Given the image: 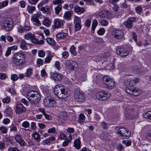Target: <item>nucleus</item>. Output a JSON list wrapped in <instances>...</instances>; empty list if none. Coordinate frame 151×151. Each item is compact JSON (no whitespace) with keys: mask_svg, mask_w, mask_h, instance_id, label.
Wrapping results in <instances>:
<instances>
[{"mask_svg":"<svg viewBox=\"0 0 151 151\" xmlns=\"http://www.w3.org/2000/svg\"><path fill=\"white\" fill-rule=\"evenodd\" d=\"M26 97L30 103L33 104L38 103L41 100V95L37 91L30 90L27 93Z\"/></svg>","mask_w":151,"mask_h":151,"instance_id":"nucleus-1","label":"nucleus"},{"mask_svg":"<svg viewBox=\"0 0 151 151\" xmlns=\"http://www.w3.org/2000/svg\"><path fill=\"white\" fill-rule=\"evenodd\" d=\"M25 55L22 52L14 54L12 57V62L17 65H22L24 63Z\"/></svg>","mask_w":151,"mask_h":151,"instance_id":"nucleus-4","label":"nucleus"},{"mask_svg":"<svg viewBox=\"0 0 151 151\" xmlns=\"http://www.w3.org/2000/svg\"><path fill=\"white\" fill-rule=\"evenodd\" d=\"M32 136L34 137L35 139L36 140V141L39 142L40 141V137L38 132H36L33 134H32Z\"/></svg>","mask_w":151,"mask_h":151,"instance_id":"nucleus-34","label":"nucleus"},{"mask_svg":"<svg viewBox=\"0 0 151 151\" xmlns=\"http://www.w3.org/2000/svg\"><path fill=\"white\" fill-rule=\"evenodd\" d=\"M13 111L12 109L9 107H7L5 110L6 115L7 116H9L12 113Z\"/></svg>","mask_w":151,"mask_h":151,"instance_id":"nucleus-35","label":"nucleus"},{"mask_svg":"<svg viewBox=\"0 0 151 151\" xmlns=\"http://www.w3.org/2000/svg\"><path fill=\"white\" fill-rule=\"evenodd\" d=\"M46 40L47 43L51 45L54 46L55 45V42L53 39L50 37L47 38Z\"/></svg>","mask_w":151,"mask_h":151,"instance_id":"nucleus-37","label":"nucleus"},{"mask_svg":"<svg viewBox=\"0 0 151 151\" xmlns=\"http://www.w3.org/2000/svg\"><path fill=\"white\" fill-rule=\"evenodd\" d=\"M42 92L45 96H49L50 95V91L49 89L47 87H44L42 89Z\"/></svg>","mask_w":151,"mask_h":151,"instance_id":"nucleus-39","label":"nucleus"},{"mask_svg":"<svg viewBox=\"0 0 151 151\" xmlns=\"http://www.w3.org/2000/svg\"><path fill=\"white\" fill-rule=\"evenodd\" d=\"M43 4L39 3L37 4V7L38 9L41 11L43 13L49 14H51V11L50 9L48 7H45L43 6Z\"/></svg>","mask_w":151,"mask_h":151,"instance_id":"nucleus-18","label":"nucleus"},{"mask_svg":"<svg viewBox=\"0 0 151 151\" xmlns=\"http://www.w3.org/2000/svg\"><path fill=\"white\" fill-rule=\"evenodd\" d=\"M11 79L13 81L17 80L18 79V76L16 74H13L11 76Z\"/></svg>","mask_w":151,"mask_h":151,"instance_id":"nucleus-63","label":"nucleus"},{"mask_svg":"<svg viewBox=\"0 0 151 151\" xmlns=\"http://www.w3.org/2000/svg\"><path fill=\"white\" fill-rule=\"evenodd\" d=\"M115 129L117 134L123 138H127L131 135L130 132L124 127H117Z\"/></svg>","mask_w":151,"mask_h":151,"instance_id":"nucleus-5","label":"nucleus"},{"mask_svg":"<svg viewBox=\"0 0 151 151\" xmlns=\"http://www.w3.org/2000/svg\"><path fill=\"white\" fill-rule=\"evenodd\" d=\"M99 16L101 18H106L108 19H111L112 14L111 12L107 11H102L99 13Z\"/></svg>","mask_w":151,"mask_h":151,"instance_id":"nucleus-13","label":"nucleus"},{"mask_svg":"<svg viewBox=\"0 0 151 151\" xmlns=\"http://www.w3.org/2000/svg\"><path fill=\"white\" fill-rule=\"evenodd\" d=\"M68 35L66 33L63 32L60 33L56 35V37L58 39H65L68 36Z\"/></svg>","mask_w":151,"mask_h":151,"instance_id":"nucleus-27","label":"nucleus"},{"mask_svg":"<svg viewBox=\"0 0 151 151\" xmlns=\"http://www.w3.org/2000/svg\"><path fill=\"white\" fill-rule=\"evenodd\" d=\"M75 29L76 31H79L81 28V24H75Z\"/></svg>","mask_w":151,"mask_h":151,"instance_id":"nucleus-54","label":"nucleus"},{"mask_svg":"<svg viewBox=\"0 0 151 151\" xmlns=\"http://www.w3.org/2000/svg\"><path fill=\"white\" fill-rule=\"evenodd\" d=\"M110 93L106 91H101L98 93L96 97L98 99L102 101H106L110 96Z\"/></svg>","mask_w":151,"mask_h":151,"instance_id":"nucleus-8","label":"nucleus"},{"mask_svg":"<svg viewBox=\"0 0 151 151\" xmlns=\"http://www.w3.org/2000/svg\"><path fill=\"white\" fill-rule=\"evenodd\" d=\"M25 108L22 104H18L16 105L15 111L16 114H19L25 112Z\"/></svg>","mask_w":151,"mask_h":151,"instance_id":"nucleus-19","label":"nucleus"},{"mask_svg":"<svg viewBox=\"0 0 151 151\" xmlns=\"http://www.w3.org/2000/svg\"><path fill=\"white\" fill-rule=\"evenodd\" d=\"M65 67L69 70H73L77 65V63L72 60H66L65 62Z\"/></svg>","mask_w":151,"mask_h":151,"instance_id":"nucleus-11","label":"nucleus"},{"mask_svg":"<svg viewBox=\"0 0 151 151\" xmlns=\"http://www.w3.org/2000/svg\"><path fill=\"white\" fill-rule=\"evenodd\" d=\"M8 1L0 2V9H1L6 6L8 4Z\"/></svg>","mask_w":151,"mask_h":151,"instance_id":"nucleus-42","label":"nucleus"},{"mask_svg":"<svg viewBox=\"0 0 151 151\" xmlns=\"http://www.w3.org/2000/svg\"><path fill=\"white\" fill-rule=\"evenodd\" d=\"M126 89V91L127 93L130 94H132L135 96H138L141 93L140 89L137 88H133V87H128Z\"/></svg>","mask_w":151,"mask_h":151,"instance_id":"nucleus-12","label":"nucleus"},{"mask_svg":"<svg viewBox=\"0 0 151 151\" xmlns=\"http://www.w3.org/2000/svg\"><path fill=\"white\" fill-rule=\"evenodd\" d=\"M100 117L99 116L96 114H95L94 116V122H97L99 121L100 119Z\"/></svg>","mask_w":151,"mask_h":151,"instance_id":"nucleus-50","label":"nucleus"},{"mask_svg":"<svg viewBox=\"0 0 151 151\" xmlns=\"http://www.w3.org/2000/svg\"><path fill=\"white\" fill-rule=\"evenodd\" d=\"M98 24V22L96 19H94L93 20L92 25L91 32L92 33L94 32L95 28L97 26Z\"/></svg>","mask_w":151,"mask_h":151,"instance_id":"nucleus-29","label":"nucleus"},{"mask_svg":"<svg viewBox=\"0 0 151 151\" xmlns=\"http://www.w3.org/2000/svg\"><path fill=\"white\" fill-rule=\"evenodd\" d=\"M74 97L76 101L79 103L82 102L85 100L84 94L81 91L78 89L75 90Z\"/></svg>","mask_w":151,"mask_h":151,"instance_id":"nucleus-7","label":"nucleus"},{"mask_svg":"<svg viewBox=\"0 0 151 151\" xmlns=\"http://www.w3.org/2000/svg\"><path fill=\"white\" fill-rule=\"evenodd\" d=\"M5 144L4 142L0 141V150H3L5 148Z\"/></svg>","mask_w":151,"mask_h":151,"instance_id":"nucleus-62","label":"nucleus"},{"mask_svg":"<svg viewBox=\"0 0 151 151\" xmlns=\"http://www.w3.org/2000/svg\"><path fill=\"white\" fill-rule=\"evenodd\" d=\"M32 69L29 68H27L25 73V76L26 77H29L31 76L32 74Z\"/></svg>","mask_w":151,"mask_h":151,"instance_id":"nucleus-28","label":"nucleus"},{"mask_svg":"<svg viewBox=\"0 0 151 151\" xmlns=\"http://www.w3.org/2000/svg\"><path fill=\"white\" fill-rule=\"evenodd\" d=\"M112 34L115 38L118 39H121L123 36L122 31L117 29H114L112 31Z\"/></svg>","mask_w":151,"mask_h":151,"instance_id":"nucleus-16","label":"nucleus"},{"mask_svg":"<svg viewBox=\"0 0 151 151\" xmlns=\"http://www.w3.org/2000/svg\"><path fill=\"white\" fill-rule=\"evenodd\" d=\"M103 81V83L106 85V87L107 89H112L115 87L116 85L115 81L106 76H104Z\"/></svg>","mask_w":151,"mask_h":151,"instance_id":"nucleus-6","label":"nucleus"},{"mask_svg":"<svg viewBox=\"0 0 151 151\" xmlns=\"http://www.w3.org/2000/svg\"><path fill=\"white\" fill-rule=\"evenodd\" d=\"M70 52L71 54L74 56H76L77 55V53L76 51V48L73 45H72L70 47Z\"/></svg>","mask_w":151,"mask_h":151,"instance_id":"nucleus-41","label":"nucleus"},{"mask_svg":"<svg viewBox=\"0 0 151 151\" xmlns=\"http://www.w3.org/2000/svg\"><path fill=\"white\" fill-rule=\"evenodd\" d=\"M22 125L23 127L27 128L29 127V123L27 121H26L23 122L22 124Z\"/></svg>","mask_w":151,"mask_h":151,"instance_id":"nucleus-53","label":"nucleus"},{"mask_svg":"<svg viewBox=\"0 0 151 151\" xmlns=\"http://www.w3.org/2000/svg\"><path fill=\"white\" fill-rule=\"evenodd\" d=\"M10 98L8 96L6 98H4L2 100V101L3 103H8L10 101Z\"/></svg>","mask_w":151,"mask_h":151,"instance_id":"nucleus-51","label":"nucleus"},{"mask_svg":"<svg viewBox=\"0 0 151 151\" xmlns=\"http://www.w3.org/2000/svg\"><path fill=\"white\" fill-rule=\"evenodd\" d=\"M52 27L55 28H63L65 21L63 20L56 19L54 20Z\"/></svg>","mask_w":151,"mask_h":151,"instance_id":"nucleus-14","label":"nucleus"},{"mask_svg":"<svg viewBox=\"0 0 151 151\" xmlns=\"http://www.w3.org/2000/svg\"><path fill=\"white\" fill-rule=\"evenodd\" d=\"M34 35L30 32H28L24 35V37L25 39L27 40L31 39L33 38Z\"/></svg>","mask_w":151,"mask_h":151,"instance_id":"nucleus-36","label":"nucleus"},{"mask_svg":"<svg viewBox=\"0 0 151 151\" xmlns=\"http://www.w3.org/2000/svg\"><path fill=\"white\" fill-rule=\"evenodd\" d=\"M63 77L62 75L57 73H54L53 75L54 79L58 81L61 80L62 79Z\"/></svg>","mask_w":151,"mask_h":151,"instance_id":"nucleus-22","label":"nucleus"},{"mask_svg":"<svg viewBox=\"0 0 151 151\" xmlns=\"http://www.w3.org/2000/svg\"><path fill=\"white\" fill-rule=\"evenodd\" d=\"M0 26L2 29L6 32H9L12 29L14 24L12 19L8 18L0 22Z\"/></svg>","mask_w":151,"mask_h":151,"instance_id":"nucleus-3","label":"nucleus"},{"mask_svg":"<svg viewBox=\"0 0 151 151\" xmlns=\"http://www.w3.org/2000/svg\"><path fill=\"white\" fill-rule=\"evenodd\" d=\"M55 67L58 70H60L61 69L60 66V63L58 61H56L55 63Z\"/></svg>","mask_w":151,"mask_h":151,"instance_id":"nucleus-58","label":"nucleus"},{"mask_svg":"<svg viewBox=\"0 0 151 151\" xmlns=\"http://www.w3.org/2000/svg\"><path fill=\"white\" fill-rule=\"evenodd\" d=\"M51 22V20L47 17H44L42 22V24L47 27L50 26Z\"/></svg>","mask_w":151,"mask_h":151,"instance_id":"nucleus-21","label":"nucleus"},{"mask_svg":"<svg viewBox=\"0 0 151 151\" xmlns=\"http://www.w3.org/2000/svg\"><path fill=\"white\" fill-rule=\"evenodd\" d=\"M100 23L101 25L104 26H106L108 24V21L104 19L101 20V21Z\"/></svg>","mask_w":151,"mask_h":151,"instance_id":"nucleus-55","label":"nucleus"},{"mask_svg":"<svg viewBox=\"0 0 151 151\" xmlns=\"http://www.w3.org/2000/svg\"><path fill=\"white\" fill-rule=\"evenodd\" d=\"M17 31L18 32L22 34L24 32V27L21 25L19 26L17 28Z\"/></svg>","mask_w":151,"mask_h":151,"instance_id":"nucleus-46","label":"nucleus"},{"mask_svg":"<svg viewBox=\"0 0 151 151\" xmlns=\"http://www.w3.org/2000/svg\"><path fill=\"white\" fill-rule=\"evenodd\" d=\"M116 52L118 55L122 57L127 56L129 54L128 51H127L125 49L121 47H118L116 50Z\"/></svg>","mask_w":151,"mask_h":151,"instance_id":"nucleus-15","label":"nucleus"},{"mask_svg":"<svg viewBox=\"0 0 151 151\" xmlns=\"http://www.w3.org/2000/svg\"><path fill=\"white\" fill-rule=\"evenodd\" d=\"M9 151H19V150L17 147H10L8 148Z\"/></svg>","mask_w":151,"mask_h":151,"instance_id":"nucleus-59","label":"nucleus"},{"mask_svg":"<svg viewBox=\"0 0 151 151\" xmlns=\"http://www.w3.org/2000/svg\"><path fill=\"white\" fill-rule=\"evenodd\" d=\"M35 9V6L28 5L27 7V10L29 13H32Z\"/></svg>","mask_w":151,"mask_h":151,"instance_id":"nucleus-33","label":"nucleus"},{"mask_svg":"<svg viewBox=\"0 0 151 151\" xmlns=\"http://www.w3.org/2000/svg\"><path fill=\"white\" fill-rule=\"evenodd\" d=\"M149 44V41H148L146 40H143L140 42V44H139V45H148Z\"/></svg>","mask_w":151,"mask_h":151,"instance_id":"nucleus-57","label":"nucleus"},{"mask_svg":"<svg viewBox=\"0 0 151 151\" xmlns=\"http://www.w3.org/2000/svg\"><path fill=\"white\" fill-rule=\"evenodd\" d=\"M15 139L16 142L21 146L25 145V142L22 139V137L19 135H16L15 137Z\"/></svg>","mask_w":151,"mask_h":151,"instance_id":"nucleus-20","label":"nucleus"},{"mask_svg":"<svg viewBox=\"0 0 151 151\" xmlns=\"http://www.w3.org/2000/svg\"><path fill=\"white\" fill-rule=\"evenodd\" d=\"M41 76L43 77H45L47 76V74L46 73L45 70L43 69L41 71Z\"/></svg>","mask_w":151,"mask_h":151,"instance_id":"nucleus-60","label":"nucleus"},{"mask_svg":"<svg viewBox=\"0 0 151 151\" xmlns=\"http://www.w3.org/2000/svg\"><path fill=\"white\" fill-rule=\"evenodd\" d=\"M71 14L69 11H66L64 14L63 19L66 20H71Z\"/></svg>","mask_w":151,"mask_h":151,"instance_id":"nucleus-26","label":"nucleus"},{"mask_svg":"<svg viewBox=\"0 0 151 151\" xmlns=\"http://www.w3.org/2000/svg\"><path fill=\"white\" fill-rule=\"evenodd\" d=\"M52 3L53 5H60L63 3L64 1L63 0H53Z\"/></svg>","mask_w":151,"mask_h":151,"instance_id":"nucleus-43","label":"nucleus"},{"mask_svg":"<svg viewBox=\"0 0 151 151\" xmlns=\"http://www.w3.org/2000/svg\"><path fill=\"white\" fill-rule=\"evenodd\" d=\"M44 105L47 106L52 107L56 105L55 100L50 96H47L43 100Z\"/></svg>","mask_w":151,"mask_h":151,"instance_id":"nucleus-10","label":"nucleus"},{"mask_svg":"<svg viewBox=\"0 0 151 151\" xmlns=\"http://www.w3.org/2000/svg\"><path fill=\"white\" fill-rule=\"evenodd\" d=\"M39 0H28V2L30 4L35 5L39 1Z\"/></svg>","mask_w":151,"mask_h":151,"instance_id":"nucleus-52","label":"nucleus"},{"mask_svg":"<svg viewBox=\"0 0 151 151\" xmlns=\"http://www.w3.org/2000/svg\"><path fill=\"white\" fill-rule=\"evenodd\" d=\"M24 32L30 31L32 29V27L30 26L25 24L24 26Z\"/></svg>","mask_w":151,"mask_h":151,"instance_id":"nucleus-44","label":"nucleus"},{"mask_svg":"<svg viewBox=\"0 0 151 151\" xmlns=\"http://www.w3.org/2000/svg\"><path fill=\"white\" fill-rule=\"evenodd\" d=\"M42 16L41 13L40 12H38L32 15L31 20L33 23L34 25L38 26L40 25L41 23L39 20L38 18L41 17Z\"/></svg>","mask_w":151,"mask_h":151,"instance_id":"nucleus-9","label":"nucleus"},{"mask_svg":"<svg viewBox=\"0 0 151 151\" xmlns=\"http://www.w3.org/2000/svg\"><path fill=\"white\" fill-rule=\"evenodd\" d=\"M53 56L51 54H48V55L45 59V62L46 63H50L52 60Z\"/></svg>","mask_w":151,"mask_h":151,"instance_id":"nucleus-40","label":"nucleus"},{"mask_svg":"<svg viewBox=\"0 0 151 151\" xmlns=\"http://www.w3.org/2000/svg\"><path fill=\"white\" fill-rule=\"evenodd\" d=\"M81 142L80 139L78 138L75 140L74 142L73 146L77 149H79L81 148Z\"/></svg>","mask_w":151,"mask_h":151,"instance_id":"nucleus-23","label":"nucleus"},{"mask_svg":"<svg viewBox=\"0 0 151 151\" xmlns=\"http://www.w3.org/2000/svg\"><path fill=\"white\" fill-rule=\"evenodd\" d=\"M132 79L134 86L137 83H138L139 81V79L137 78H134Z\"/></svg>","mask_w":151,"mask_h":151,"instance_id":"nucleus-61","label":"nucleus"},{"mask_svg":"<svg viewBox=\"0 0 151 151\" xmlns=\"http://www.w3.org/2000/svg\"><path fill=\"white\" fill-rule=\"evenodd\" d=\"M54 91L55 94L61 99H65L70 95L69 91L66 89L61 84L56 85Z\"/></svg>","mask_w":151,"mask_h":151,"instance_id":"nucleus-2","label":"nucleus"},{"mask_svg":"<svg viewBox=\"0 0 151 151\" xmlns=\"http://www.w3.org/2000/svg\"><path fill=\"white\" fill-rule=\"evenodd\" d=\"M31 40L32 43L39 45L43 44L44 42V41L43 40H38L37 38L35 37L34 36H33V38H32L31 39Z\"/></svg>","mask_w":151,"mask_h":151,"instance_id":"nucleus-24","label":"nucleus"},{"mask_svg":"<svg viewBox=\"0 0 151 151\" xmlns=\"http://www.w3.org/2000/svg\"><path fill=\"white\" fill-rule=\"evenodd\" d=\"M85 24L86 26L89 27L91 25V22L89 19H87L85 22Z\"/></svg>","mask_w":151,"mask_h":151,"instance_id":"nucleus-64","label":"nucleus"},{"mask_svg":"<svg viewBox=\"0 0 151 151\" xmlns=\"http://www.w3.org/2000/svg\"><path fill=\"white\" fill-rule=\"evenodd\" d=\"M105 32V30L104 28H101L97 32L98 34L100 35H104Z\"/></svg>","mask_w":151,"mask_h":151,"instance_id":"nucleus-48","label":"nucleus"},{"mask_svg":"<svg viewBox=\"0 0 151 151\" xmlns=\"http://www.w3.org/2000/svg\"><path fill=\"white\" fill-rule=\"evenodd\" d=\"M85 116L83 114H80L78 117V122L80 124H82L83 122V121L85 120Z\"/></svg>","mask_w":151,"mask_h":151,"instance_id":"nucleus-38","label":"nucleus"},{"mask_svg":"<svg viewBox=\"0 0 151 151\" xmlns=\"http://www.w3.org/2000/svg\"><path fill=\"white\" fill-rule=\"evenodd\" d=\"M74 10L76 12L83 13L84 12L85 9L79 6H76L74 8Z\"/></svg>","mask_w":151,"mask_h":151,"instance_id":"nucleus-32","label":"nucleus"},{"mask_svg":"<svg viewBox=\"0 0 151 151\" xmlns=\"http://www.w3.org/2000/svg\"><path fill=\"white\" fill-rule=\"evenodd\" d=\"M136 18L134 17L128 18L126 21L124 22V24L127 27L131 28L133 26V23L134 22Z\"/></svg>","mask_w":151,"mask_h":151,"instance_id":"nucleus-17","label":"nucleus"},{"mask_svg":"<svg viewBox=\"0 0 151 151\" xmlns=\"http://www.w3.org/2000/svg\"><path fill=\"white\" fill-rule=\"evenodd\" d=\"M20 46L21 48L23 50L27 49V47L26 46V43L24 40H22L20 41Z\"/></svg>","mask_w":151,"mask_h":151,"instance_id":"nucleus-31","label":"nucleus"},{"mask_svg":"<svg viewBox=\"0 0 151 151\" xmlns=\"http://www.w3.org/2000/svg\"><path fill=\"white\" fill-rule=\"evenodd\" d=\"M144 117L151 119V111H148L143 114Z\"/></svg>","mask_w":151,"mask_h":151,"instance_id":"nucleus-47","label":"nucleus"},{"mask_svg":"<svg viewBox=\"0 0 151 151\" xmlns=\"http://www.w3.org/2000/svg\"><path fill=\"white\" fill-rule=\"evenodd\" d=\"M7 131V128L4 126H1L0 127V132L4 133H6Z\"/></svg>","mask_w":151,"mask_h":151,"instance_id":"nucleus-45","label":"nucleus"},{"mask_svg":"<svg viewBox=\"0 0 151 151\" xmlns=\"http://www.w3.org/2000/svg\"><path fill=\"white\" fill-rule=\"evenodd\" d=\"M62 6L61 5H57L54 8L55 14L57 15H58L62 10Z\"/></svg>","mask_w":151,"mask_h":151,"instance_id":"nucleus-30","label":"nucleus"},{"mask_svg":"<svg viewBox=\"0 0 151 151\" xmlns=\"http://www.w3.org/2000/svg\"><path fill=\"white\" fill-rule=\"evenodd\" d=\"M124 85L127 87H133V85L132 79H128L125 80L124 81Z\"/></svg>","mask_w":151,"mask_h":151,"instance_id":"nucleus-25","label":"nucleus"},{"mask_svg":"<svg viewBox=\"0 0 151 151\" xmlns=\"http://www.w3.org/2000/svg\"><path fill=\"white\" fill-rule=\"evenodd\" d=\"M74 23L75 24H81V22L80 18L76 16H75L74 19Z\"/></svg>","mask_w":151,"mask_h":151,"instance_id":"nucleus-49","label":"nucleus"},{"mask_svg":"<svg viewBox=\"0 0 151 151\" xmlns=\"http://www.w3.org/2000/svg\"><path fill=\"white\" fill-rule=\"evenodd\" d=\"M135 9L136 12L138 14L140 13L142 10V7L139 5Z\"/></svg>","mask_w":151,"mask_h":151,"instance_id":"nucleus-56","label":"nucleus"}]
</instances>
